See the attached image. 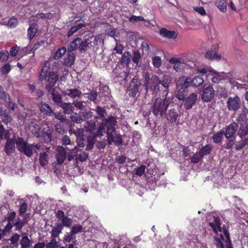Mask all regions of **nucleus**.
I'll return each mask as SVG.
<instances>
[{"label":"nucleus","mask_w":248,"mask_h":248,"mask_svg":"<svg viewBox=\"0 0 248 248\" xmlns=\"http://www.w3.org/2000/svg\"><path fill=\"white\" fill-rule=\"evenodd\" d=\"M209 225L215 233L220 236V238H215L214 243L217 248H232L229 239V233L225 228H221L219 218L215 217L214 222H210Z\"/></svg>","instance_id":"nucleus-1"},{"label":"nucleus","mask_w":248,"mask_h":248,"mask_svg":"<svg viewBox=\"0 0 248 248\" xmlns=\"http://www.w3.org/2000/svg\"><path fill=\"white\" fill-rule=\"evenodd\" d=\"M104 132H106V129L101 124L95 132L87 137L84 136L82 131L80 129L74 133L77 136V142L78 147L83 148L86 146V150L89 151L93 149L95 138L103 136Z\"/></svg>","instance_id":"nucleus-2"},{"label":"nucleus","mask_w":248,"mask_h":248,"mask_svg":"<svg viewBox=\"0 0 248 248\" xmlns=\"http://www.w3.org/2000/svg\"><path fill=\"white\" fill-rule=\"evenodd\" d=\"M49 64L46 62L41 68L39 76V80L45 81V89L50 91L55 89L54 87L59 80V75L57 72L50 71Z\"/></svg>","instance_id":"nucleus-3"},{"label":"nucleus","mask_w":248,"mask_h":248,"mask_svg":"<svg viewBox=\"0 0 248 248\" xmlns=\"http://www.w3.org/2000/svg\"><path fill=\"white\" fill-rule=\"evenodd\" d=\"M16 144L18 151L29 157L33 155V152L38 153L41 147V145L39 143H29L24 138L19 137L16 140Z\"/></svg>","instance_id":"nucleus-4"},{"label":"nucleus","mask_w":248,"mask_h":248,"mask_svg":"<svg viewBox=\"0 0 248 248\" xmlns=\"http://www.w3.org/2000/svg\"><path fill=\"white\" fill-rule=\"evenodd\" d=\"M193 72L195 74L201 73L205 74L207 78L215 83H218L221 80L225 79L227 76L225 73L217 72L211 67L195 68Z\"/></svg>","instance_id":"nucleus-5"},{"label":"nucleus","mask_w":248,"mask_h":248,"mask_svg":"<svg viewBox=\"0 0 248 248\" xmlns=\"http://www.w3.org/2000/svg\"><path fill=\"white\" fill-rule=\"evenodd\" d=\"M104 43V39L101 35L92 36L84 39L86 51L89 48L92 49L93 52H97L100 48L103 47Z\"/></svg>","instance_id":"nucleus-6"},{"label":"nucleus","mask_w":248,"mask_h":248,"mask_svg":"<svg viewBox=\"0 0 248 248\" xmlns=\"http://www.w3.org/2000/svg\"><path fill=\"white\" fill-rule=\"evenodd\" d=\"M81 17V16H75V18H73V21L75 23L74 24V26H73L68 31V37L73 35L79 29L89 25V23L82 20Z\"/></svg>","instance_id":"nucleus-7"},{"label":"nucleus","mask_w":248,"mask_h":248,"mask_svg":"<svg viewBox=\"0 0 248 248\" xmlns=\"http://www.w3.org/2000/svg\"><path fill=\"white\" fill-rule=\"evenodd\" d=\"M67 49L69 52L77 49H78L81 52L86 51L84 40H82L79 37H77L69 43L67 46Z\"/></svg>","instance_id":"nucleus-8"},{"label":"nucleus","mask_w":248,"mask_h":248,"mask_svg":"<svg viewBox=\"0 0 248 248\" xmlns=\"http://www.w3.org/2000/svg\"><path fill=\"white\" fill-rule=\"evenodd\" d=\"M116 120L114 117L110 116L108 119H103L101 125L107 130V135L109 133H112L115 131V125Z\"/></svg>","instance_id":"nucleus-9"},{"label":"nucleus","mask_w":248,"mask_h":248,"mask_svg":"<svg viewBox=\"0 0 248 248\" xmlns=\"http://www.w3.org/2000/svg\"><path fill=\"white\" fill-rule=\"evenodd\" d=\"M171 79L169 76H164L162 80H159L158 81L156 78V87H157L158 90H161L164 93V95H166L167 93L166 92L168 88L169 87V84L170 82Z\"/></svg>","instance_id":"nucleus-10"},{"label":"nucleus","mask_w":248,"mask_h":248,"mask_svg":"<svg viewBox=\"0 0 248 248\" xmlns=\"http://www.w3.org/2000/svg\"><path fill=\"white\" fill-rule=\"evenodd\" d=\"M240 106V98L235 96L234 97H230L227 100V107L229 110L235 111Z\"/></svg>","instance_id":"nucleus-11"},{"label":"nucleus","mask_w":248,"mask_h":248,"mask_svg":"<svg viewBox=\"0 0 248 248\" xmlns=\"http://www.w3.org/2000/svg\"><path fill=\"white\" fill-rule=\"evenodd\" d=\"M215 92L212 86L205 88L202 94V99L204 102H210L214 97Z\"/></svg>","instance_id":"nucleus-12"},{"label":"nucleus","mask_w":248,"mask_h":248,"mask_svg":"<svg viewBox=\"0 0 248 248\" xmlns=\"http://www.w3.org/2000/svg\"><path fill=\"white\" fill-rule=\"evenodd\" d=\"M57 154L56 155V158L57 163L61 165L62 164L66 158L67 153L66 149L61 146H59L57 148Z\"/></svg>","instance_id":"nucleus-13"},{"label":"nucleus","mask_w":248,"mask_h":248,"mask_svg":"<svg viewBox=\"0 0 248 248\" xmlns=\"http://www.w3.org/2000/svg\"><path fill=\"white\" fill-rule=\"evenodd\" d=\"M159 33L162 37L170 39H175L178 35L177 31H170L164 28L159 30Z\"/></svg>","instance_id":"nucleus-14"},{"label":"nucleus","mask_w":248,"mask_h":248,"mask_svg":"<svg viewBox=\"0 0 248 248\" xmlns=\"http://www.w3.org/2000/svg\"><path fill=\"white\" fill-rule=\"evenodd\" d=\"M140 84V81L137 79L133 78L131 81L128 87L129 94L130 96L134 97L139 91V87Z\"/></svg>","instance_id":"nucleus-15"},{"label":"nucleus","mask_w":248,"mask_h":248,"mask_svg":"<svg viewBox=\"0 0 248 248\" xmlns=\"http://www.w3.org/2000/svg\"><path fill=\"white\" fill-rule=\"evenodd\" d=\"M169 103V101L166 99H156V105L159 104L157 108V111L160 113L161 116H162L167 110Z\"/></svg>","instance_id":"nucleus-16"},{"label":"nucleus","mask_w":248,"mask_h":248,"mask_svg":"<svg viewBox=\"0 0 248 248\" xmlns=\"http://www.w3.org/2000/svg\"><path fill=\"white\" fill-rule=\"evenodd\" d=\"M169 62L173 65V68L176 72H180L183 69V64H186L182 59L176 57L171 58Z\"/></svg>","instance_id":"nucleus-17"},{"label":"nucleus","mask_w":248,"mask_h":248,"mask_svg":"<svg viewBox=\"0 0 248 248\" xmlns=\"http://www.w3.org/2000/svg\"><path fill=\"white\" fill-rule=\"evenodd\" d=\"M107 136L108 144L111 145L112 143H114L117 146L123 144V140L121 136L117 135L116 136H114L113 133H109Z\"/></svg>","instance_id":"nucleus-18"},{"label":"nucleus","mask_w":248,"mask_h":248,"mask_svg":"<svg viewBox=\"0 0 248 248\" xmlns=\"http://www.w3.org/2000/svg\"><path fill=\"white\" fill-rule=\"evenodd\" d=\"M183 17H184L185 24L187 26H193L194 27H197V26H200L203 24L200 20H198L194 16H189L188 18L186 16Z\"/></svg>","instance_id":"nucleus-19"},{"label":"nucleus","mask_w":248,"mask_h":248,"mask_svg":"<svg viewBox=\"0 0 248 248\" xmlns=\"http://www.w3.org/2000/svg\"><path fill=\"white\" fill-rule=\"evenodd\" d=\"M0 118L2 122L6 124L13 120L12 117L9 114L7 110L2 107L0 108Z\"/></svg>","instance_id":"nucleus-20"},{"label":"nucleus","mask_w":248,"mask_h":248,"mask_svg":"<svg viewBox=\"0 0 248 248\" xmlns=\"http://www.w3.org/2000/svg\"><path fill=\"white\" fill-rule=\"evenodd\" d=\"M197 99V95L195 93H192L186 98L184 106L186 109H190L195 104Z\"/></svg>","instance_id":"nucleus-21"},{"label":"nucleus","mask_w":248,"mask_h":248,"mask_svg":"<svg viewBox=\"0 0 248 248\" xmlns=\"http://www.w3.org/2000/svg\"><path fill=\"white\" fill-rule=\"evenodd\" d=\"M132 55L129 51H125L120 59V64L124 67H128L131 62Z\"/></svg>","instance_id":"nucleus-22"},{"label":"nucleus","mask_w":248,"mask_h":248,"mask_svg":"<svg viewBox=\"0 0 248 248\" xmlns=\"http://www.w3.org/2000/svg\"><path fill=\"white\" fill-rule=\"evenodd\" d=\"M190 85L192 86L191 78L190 77H182L177 83V88H184L185 89Z\"/></svg>","instance_id":"nucleus-23"},{"label":"nucleus","mask_w":248,"mask_h":248,"mask_svg":"<svg viewBox=\"0 0 248 248\" xmlns=\"http://www.w3.org/2000/svg\"><path fill=\"white\" fill-rule=\"evenodd\" d=\"M238 125L237 124L233 123L229 124L226 128L225 133L224 134L225 137L227 139L230 138L233 136L235 133Z\"/></svg>","instance_id":"nucleus-24"},{"label":"nucleus","mask_w":248,"mask_h":248,"mask_svg":"<svg viewBox=\"0 0 248 248\" xmlns=\"http://www.w3.org/2000/svg\"><path fill=\"white\" fill-rule=\"evenodd\" d=\"M21 237L20 240L21 248H30L32 244L31 239H29L27 234L25 232L21 234Z\"/></svg>","instance_id":"nucleus-25"},{"label":"nucleus","mask_w":248,"mask_h":248,"mask_svg":"<svg viewBox=\"0 0 248 248\" xmlns=\"http://www.w3.org/2000/svg\"><path fill=\"white\" fill-rule=\"evenodd\" d=\"M28 128L34 136L37 138L41 137V127L39 124L31 122L29 124Z\"/></svg>","instance_id":"nucleus-26"},{"label":"nucleus","mask_w":248,"mask_h":248,"mask_svg":"<svg viewBox=\"0 0 248 248\" xmlns=\"http://www.w3.org/2000/svg\"><path fill=\"white\" fill-rule=\"evenodd\" d=\"M47 92L51 95L52 99L55 103L61 105L63 102L61 95L58 92L56 91L55 88Z\"/></svg>","instance_id":"nucleus-27"},{"label":"nucleus","mask_w":248,"mask_h":248,"mask_svg":"<svg viewBox=\"0 0 248 248\" xmlns=\"http://www.w3.org/2000/svg\"><path fill=\"white\" fill-rule=\"evenodd\" d=\"M64 94L74 99L76 97H79L82 93L78 89H66L64 92Z\"/></svg>","instance_id":"nucleus-28"},{"label":"nucleus","mask_w":248,"mask_h":248,"mask_svg":"<svg viewBox=\"0 0 248 248\" xmlns=\"http://www.w3.org/2000/svg\"><path fill=\"white\" fill-rule=\"evenodd\" d=\"M39 108L41 112L46 116H50L53 113L51 107L45 102H41Z\"/></svg>","instance_id":"nucleus-29"},{"label":"nucleus","mask_w":248,"mask_h":248,"mask_svg":"<svg viewBox=\"0 0 248 248\" xmlns=\"http://www.w3.org/2000/svg\"><path fill=\"white\" fill-rule=\"evenodd\" d=\"M38 31V25L36 23L30 24L28 30V37L29 40H32L35 36Z\"/></svg>","instance_id":"nucleus-30"},{"label":"nucleus","mask_w":248,"mask_h":248,"mask_svg":"<svg viewBox=\"0 0 248 248\" xmlns=\"http://www.w3.org/2000/svg\"><path fill=\"white\" fill-rule=\"evenodd\" d=\"M86 131L91 134H93L94 131L96 130V124L95 121L93 120L87 121L84 125Z\"/></svg>","instance_id":"nucleus-31"},{"label":"nucleus","mask_w":248,"mask_h":248,"mask_svg":"<svg viewBox=\"0 0 248 248\" xmlns=\"http://www.w3.org/2000/svg\"><path fill=\"white\" fill-rule=\"evenodd\" d=\"M52 229L50 232L52 238H56L59 237V234L62 232L63 228L62 227L61 224L58 223H56L55 226H52Z\"/></svg>","instance_id":"nucleus-32"},{"label":"nucleus","mask_w":248,"mask_h":248,"mask_svg":"<svg viewBox=\"0 0 248 248\" xmlns=\"http://www.w3.org/2000/svg\"><path fill=\"white\" fill-rule=\"evenodd\" d=\"M15 143L16 142H14L13 140H7L5 146V151L7 154L10 155L15 152Z\"/></svg>","instance_id":"nucleus-33"},{"label":"nucleus","mask_w":248,"mask_h":248,"mask_svg":"<svg viewBox=\"0 0 248 248\" xmlns=\"http://www.w3.org/2000/svg\"><path fill=\"white\" fill-rule=\"evenodd\" d=\"M68 52L67 56L64 59L63 63L66 66H70L74 64L75 60V56L74 53L72 51H68Z\"/></svg>","instance_id":"nucleus-34"},{"label":"nucleus","mask_w":248,"mask_h":248,"mask_svg":"<svg viewBox=\"0 0 248 248\" xmlns=\"http://www.w3.org/2000/svg\"><path fill=\"white\" fill-rule=\"evenodd\" d=\"M177 117V113L174 109L170 110L166 115L167 120L171 123H174Z\"/></svg>","instance_id":"nucleus-35"},{"label":"nucleus","mask_w":248,"mask_h":248,"mask_svg":"<svg viewBox=\"0 0 248 248\" xmlns=\"http://www.w3.org/2000/svg\"><path fill=\"white\" fill-rule=\"evenodd\" d=\"M42 136L45 142H49L52 140V132L50 129L44 128L42 130Z\"/></svg>","instance_id":"nucleus-36"},{"label":"nucleus","mask_w":248,"mask_h":248,"mask_svg":"<svg viewBox=\"0 0 248 248\" xmlns=\"http://www.w3.org/2000/svg\"><path fill=\"white\" fill-rule=\"evenodd\" d=\"M49 157L46 152L40 153L39 155V163L42 167L46 166L48 163Z\"/></svg>","instance_id":"nucleus-37"},{"label":"nucleus","mask_w":248,"mask_h":248,"mask_svg":"<svg viewBox=\"0 0 248 248\" xmlns=\"http://www.w3.org/2000/svg\"><path fill=\"white\" fill-rule=\"evenodd\" d=\"M60 107L63 109L66 114H71L73 111V107L70 103L62 102L60 105Z\"/></svg>","instance_id":"nucleus-38"},{"label":"nucleus","mask_w":248,"mask_h":248,"mask_svg":"<svg viewBox=\"0 0 248 248\" xmlns=\"http://www.w3.org/2000/svg\"><path fill=\"white\" fill-rule=\"evenodd\" d=\"M192 86L196 87L202 86L204 82L203 78L199 76H196L191 78Z\"/></svg>","instance_id":"nucleus-39"},{"label":"nucleus","mask_w":248,"mask_h":248,"mask_svg":"<svg viewBox=\"0 0 248 248\" xmlns=\"http://www.w3.org/2000/svg\"><path fill=\"white\" fill-rule=\"evenodd\" d=\"M132 61L134 63L138 65L141 59V54L139 50H135L133 52L132 56Z\"/></svg>","instance_id":"nucleus-40"},{"label":"nucleus","mask_w":248,"mask_h":248,"mask_svg":"<svg viewBox=\"0 0 248 248\" xmlns=\"http://www.w3.org/2000/svg\"><path fill=\"white\" fill-rule=\"evenodd\" d=\"M205 58L209 60H219L221 58V56L218 55L214 51L211 50L208 51L205 54Z\"/></svg>","instance_id":"nucleus-41"},{"label":"nucleus","mask_w":248,"mask_h":248,"mask_svg":"<svg viewBox=\"0 0 248 248\" xmlns=\"http://www.w3.org/2000/svg\"><path fill=\"white\" fill-rule=\"evenodd\" d=\"M78 149L77 147H75L74 148L70 150V152L67 155L68 160L70 161L76 158L77 160L78 152Z\"/></svg>","instance_id":"nucleus-42"},{"label":"nucleus","mask_w":248,"mask_h":248,"mask_svg":"<svg viewBox=\"0 0 248 248\" xmlns=\"http://www.w3.org/2000/svg\"><path fill=\"white\" fill-rule=\"evenodd\" d=\"M71 119L72 122L77 124L81 123L84 121V119L82 117L81 114L74 113L71 116Z\"/></svg>","instance_id":"nucleus-43"},{"label":"nucleus","mask_w":248,"mask_h":248,"mask_svg":"<svg viewBox=\"0 0 248 248\" xmlns=\"http://www.w3.org/2000/svg\"><path fill=\"white\" fill-rule=\"evenodd\" d=\"M216 5L220 11L222 12L226 11L227 7L225 0H216Z\"/></svg>","instance_id":"nucleus-44"},{"label":"nucleus","mask_w":248,"mask_h":248,"mask_svg":"<svg viewBox=\"0 0 248 248\" xmlns=\"http://www.w3.org/2000/svg\"><path fill=\"white\" fill-rule=\"evenodd\" d=\"M78 151L79 152H78L77 160H79L81 162L86 160L89 156V154L79 149Z\"/></svg>","instance_id":"nucleus-45"},{"label":"nucleus","mask_w":248,"mask_h":248,"mask_svg":"<svg viewBox=\"0 0 248 248\" xmlns=\"http://www.w3.org/2000/svg\"><path fill=\"white\" fill-rule=\"evenodd\" d=\"M179 89L176 94V97L179 100H183L187 94V91L184 88H178Z\"/></svg>","instance_id":"nucleus-46"},{"label":"nucleus","mask_w":248,"mask_h":248,"mask_svg":"<svg viewBox=\"0 0 248 248\" xmlns=\"http://www.w3.org/2000/svg\"><path fill=\"white\" fill-rule=\"evenodd\" d=\"M25 225L26 224L23 220L21 219L20 218L17 217L14 223V226H15V230L16 231H21Z\"/></svg>","instance_id":"nucleus-47"},{"label":"nucleus","mask_w":248,"mask_h":248,"mask_svg":"<svg viewBox=\"0 0 248 248\" xmlns=\"http://www.w3.org/2000/svg\"><path fill=\"white\" fill-rule=\"evenodd\" d=\"M212 146L209 145H207L202 147L200 150L199 153L202 157L206 155H209L211 151Z\"/></svg>","instance_id":"nucleus-48"},{"label":"nucleus","mask_w":248,"mask_h":248,"mask_svg":"<svg viewBox=\"0 0 248 248\" xmlns=\"http://www.w3.org/2000/svg\"><path fill=\"white\" fill-rule=\"evenodd\" d=\"M58 223L61 224L62 228H63V227H69L72 223V219L67 216H65L62 219L61 222Z\"/></svg>","instance_id":"nucleus-49"},{"label":"nucleus","mask_w":248,"mask_h":248,"mask_svg":"<svg viewBox=\"0 0 248 248\" xmlns=\"http://www.w3.org/2000/svg\"><path fill=\"white\" fill-rule=\"evenodd\" d=\"M223 132L222 131L214 134L212 137L213 142L216 143L221 142L223 139Z\"/></svg>","instance_id":"nucleus-50"},{"label":"nucleus","mask_w":248,"mask_h":248,"mask_svg":"<svg viewBox=\"0 0 248 248\" xmlns=\"http://www.w3.org/2000/svg\"><path fill=\"white\" fill-rule=\"evenodd\" d=\"M66 48L65 47L63 46L59 48L54 55V59H59L61 58L66 53Z\"/></svg>","instance_id":"nucleus-51"},{"label":"nucleus","mask_w":248,"mask_h":248,"mask_svg":"<svg viewBox=\"0 0 248 248\" xmlns=\"http://www.w3.org/2000/svg\"><path fill=\"white\" fill-rule=\"evenodd\" d=\"M146 166L144 165H141L139 167L135 169V174L138 176H141L145 172Z\"/></svg>","instance_id":"nucleus-52"},{"label":"nucleus","mask_w":248,"mask_h":248,"mask_svg":"<svg viewBox=\"0 0 248 248\" xmlns=\"http://www.w3.org/2000/svg\"><path fill=\"white\" fill-rule=\"evenodd\" d=\"M28 208V204L27 203L25 202L21 203L19 206L18 214L19 216H22L27 211Z\"/></svg>","instance_id":"nucleus-53"},{"label":"nucleus","mask_w":248,"mask_h":248,"mask_svg":"<svg viewBox=\"0 0 248 248\" xmlns=\"http://www.w3.org/2000/svg\"><path fill=\"white\" fill-rule=\"evenodd\" d=\"M248 143V139L242 140L240 141L236 144L235 149L237 151H239L245 147Z\"/></svg>","instance_id":"nucleus-54"},{"label":"nucleus","mask_w":248,"mask_h":248,"mask_svg":"<svg viewBox=\"0 0 248 248\" xmlns=\"http://www.w3.org/2000/svg\"><path fill=\"white\" fill-rule=\"evenodd\" d=\"M95 110L97 114L102 118H104L107 115V111L106 109L100 106L96 107Z\"/></svg>","instance_id":"nucleus-55"},{"label":"nucleus","mask_w":248,"mask_h":248,"mask_svg":"<svg viewBox=\"0 0 248 248\" xmlns=\"http://www.w3.org/2000/svg\"><path fill=\"white\" fill-rule=\"evenodd\" d=\"M208 28L209 29L207 31L208 37L211 38V39H213V38L215 37L217 35V31L216 29L214 28V27L212 26H209Z\"/></svg>","instance_id":"nucleus-56"},{"label":"nucleus","mask_w":248,"mask_h":248,"mask_svg":"<svg viewBox=\"0 0 248 248\" xmlns=\"http://www.w3.org/2000/svg\"><path fill=\"white\" fill-rule=\"evenodd\" d=\"M87 98L91 101H95L96 100L97 93L96 91L92 90L90 93H87Z\"/></svg>","instance_id":"nucleus-57"},{"label":"nucleus","mask_w":248,"mask_h":248,"mask_svg":"<svg viewBox=\"0 0 248 248\" xmlns=\"http://www.w3.org/2000/svg\"><path fill=\"white\" fill-rule=\"evenodd\" d=\"M82 226L79 224L74 225L71 229V232L72 234H76L82 231Z\"/></svg>","instance_id":"nucleus-58"},{"label":"nucleus","mask_w":248,"mask_h":248,"mask_svg":"<svg viewBox=\"0 0 248 248\" xmlns=\"http://www.w3.org/2000/svg\"><path fill=\"white\" fill-rule=\"evenodd\" d=\"M184 59H182L183 60V62H194L195 59L193 58L192 53L191 52L188 53L186 54L184 56Z\"/></svg>","instance_id":"nucleus-59"},{"label":"nucleus","mask_w":248,"mask_h":248,"mask_svg":"<svg viewBox=\"0 0 248 248\" xmlns=\"http://www.w3.org/2000/svg\"><path fill=\"white\" fill-rule=\"evenodd\" d=\"M202 158V156L201 155L200 153L197 152L191 157V162L193 163H197L200 161Z\"/></svg>","instance_id":"nucleus-60"},{"label":"nucleus","mask_w":248,"mask_h":248,"mask_svg":"<svg viewBox=\"0 0 248 248\" xmlns=\"http://www.w3.org/2000/svg\"><path fill=\"white\" fill-rule=\"evenodd\" d=\"M82 117L84 119L91 118L93 116V113L90 110H85L80 113Z\"/></svg>","instance_id":"nucleus-61"},{"label":"nucleus","mask_w":248,"mask_h":248,"mask_svg":"<svg viewBox=\"0 0 248 248\" xmlns=\"http://www.w3.org/2000/svg\"><path fill=\"white\" fill-rule=\"evenodd\" d=\"M20 237V234L17 233H14L10 239L11 244L14 245L15 244H16L19 240Z\"/></svg>","instance_id":"nucleus-62"},{"label":"nucleus","mask_w":248,"mask_h":248,"mask_svg":"<svg viewBox=\"0 0 248 248\" xmlns=\"http://www.w3.org/2000/svg\"><path fill=\"white\" fill-rule=\"evenodd\" d=\"M9 57V52L6 50H2L0 52V60L2 62L6 61Z\"/></svg>","instance_id":"nucleus-63"},{"label":"nucleus","mask_w":248,"mask_h":248,"mask_svg":"<svg viewBox=\"0 0 248 248\" xmlns=\"http://www.w3.org/2000/svg\"><path fill=\"white\" fill-rule=\"evenodd\" d=\"M58 246V242L55 238H52L50 242L46 245L47 248H57Z\"/></svg>","instance_id":"nucleus-64"}]
</instances>
